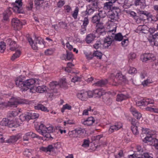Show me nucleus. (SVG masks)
<instances>
[{
	"label": "nucleus",
	"instance_id": "obj_6",
	"mask_svg": "<svg viewBox=\"0 0 158 158\" xmlns=\"http://www.w3.org/2000/svg\"><path fill=\"white\" fill-rule=\"evenodd\" d=\"M27 40L30 44L32 48L34 50H37L38 49V47L40 45H43L44 46L45 42L43 39L41 38L38 37L36 38V42L35 43L32 39L30 37L27 38Z\"/></svg>",
	"mask_w": 158,
	"mask_h": 158
},
{
	"label": "nucleus",
	"instance_id": "obj_64",
	"mask_svg": "<svg viewBox=\"0 0 158 158\" xmlns=\"http://www.w3.org/2000/svg\"><path fill=\"white\" fill-rule=\"evenodd\" d=\"M81 80V78L80 77L77 76H75L74 77H73L71 80V81L72 82H73L74 83L78 81H80Z\"/></svg>",
	"mask_w": 158,
	"mask_h": 158
},
{
	"label": "nucleus",
	"instance_id": "obj_52",
	"mask_svg": "<svg viewBox=\"0 0 158 158\" xmlns=\"http://www.w3.org/2000/svg\"><path fill=\"white\" fill-rule=\"evenodd\" d=\"M128 43V38L123 39L122 42V45L123 46L125 47L126 46Z\"/></svg>",
	"mask_w": 158,
	"mask_h": 158
},
{
	"label": "nucleus",
	"instance_id": "obj_61",
	"mask_svg": "<svg viewBox=\"0 0 158 158\" xmlns=\"http://www.w3.org/2000/svg\"><path fill=\"white\" fill-rule=\"evenodd\" d=\"M97 15H98L99 17L100 18H103L105 16V13L102 10H99V13L98 14H96Z\"/></svg>",
	"mask_w": 158,
	"mask_h": 158
},
{
	"label": "nucleus",
	"instance_id": "obj_2",
	"mask_svg": "<svg viewBox=\"0 0 158 158\" xmlns=\"http://www.w3.org/2000/svg\"><path fill=\"white\" fill-rule=\"evenodd\" d=\"M36 79L31 78L25 81L24 78L20 77H17L15 80V84L17 87L23 89L27 90V89H31L36 83Z\"/></svg>",
	"mask_w": 158,
	"mask_h": 158
},
{
	"label": "nucleus",
	"instance_id": "obj_23",
	"mask_svg": "<svg viewBox=\"0 0 158 158\" xmlns=\"http://www.w3.org/2000/svg\"><path fill=\"white\" fill-rule=\"evenodd\" d=\"M96 37L94 34H89L87 35L85 38V41L86 43L89 44L92 42Z\"/></svg>",
	"mask_w": 158,
	"mask_h": 158
},
{
	"label": "nucleus",
	"instance_id": "obj_63",
	"mask_svg": "<svg viewBox=\"0 0 158 158\" xmlns=\"http://www.w3.org/2000/svg\"><path fill=\"white\" fill-rule=\"evenodd\" d=\"M23 154L28 157L31 155V153L28 149H26L23 152Z\"/></svg>",
	"mask_w": 158,
	"mask_h": 158
},
{
	"label": "nucleus",
	"instance_id": "obj_45",
	"mask_svg": "<svg viewBox=\"0 0 158 158\" xmlns=\"http://www.w3.org/2000/svg\"><path fill=\"white\" fill-rule=\"evenodd\" d=\"M17 125L18 124L16 123V121L12 119L10 120V123L9 124V127L10 128L16 127H17Z\"/></svg>",
	"mask_w": 158,
	"mask_h": 158
},
{
	"label": "nucleus",
	"instance_id": "obj_19",
	"mask_svg": "<svg viewBox=\"0 0 158 158\" xmlns=\"http://www.w3.org/2000/svg\"><path fill=\"white\" fill-rule=\"evenodd\" d=\"M142 131L143 134H146L148 135L145 137H151L152 138V136L155 134V131L147 128H142Z\"/></svg>",
	"mask_w": 158,
	"mask_h": 158
},
{
	"label": "nucleus",
	"instance_id": "obj_14",
	"mask_svg": "<svg viewBox=\"0 0 158 158\" xmlns=\"http://www.w3.org/2000/svg\"><path fill=\"white\" fill-rule=\"evenodd\" d=\"M21 137L22 134L19 133L15 135L11 136L9 139L6 140V142L14 143L17 142L19 139H21Z\"/></svg>",
	"mask_w": 158,
	"mask_h": 158
},
{
	"label": "nucleus",
	"instance_id": "obj_48",
	"mask_svg": "<svg viewBox=\"0 0 158 158\" xmlns=\"http://www.w3.org/2000/svg\"><path fill=\"white\" fill-rule=\"evenodd\" d=\"M89 140L88 139H85L84 140L82 146L84 148H86L89 146Z\"/></svg>",
	"mask_w": 158,
	"mask_h": 158
},
{
	"label": "nucleus",
	"instance_id": "obj_3",
	"mask_svg": "<svg viewBox=\"0 0 158 158\" xmlns=\"http://www.w3.org/2000/svg\"><path fill=\"white\" fill-rule=\"evenodd\" d=\"M121 12L120 9L117 7L114 6L111 10L108 11V16L109 21L115 22L119 19L118 14Z\"/></svg>",
	"mask_w": 158,
	"mask_h": 158
},
{
	"label": "nucleus",
	"instance_id": "obj_40",
	"mask_svg": "<svg viewBox=\"0 0 158 158\" xmlns=\"http://www.w3.org/2000/svg\"><path fill=\"white\" fill-rule=\"evenodd\" d=\"M79 11V8L77 6L76 7L72 15V17L74 19H76L77 18Z\"/></svg>",
	"mask_w": 158,
	"mask_h": 158
},
{
	"label": "nucleus",
	"instance_id": "obj_28",
	"mask_svg": "<svg viewBox=\"0 0 158 158\" xmlns=\"http://www.w3.org/2000/svg\"><path fill=\"white\" fill-rule=\"evenodd\" d=\"M12 13L9 9L6 10L3 13V18L4 20L7 21L9 17L11 15Z\"/></svg>",
	"mask_w": 158,
	"mask_h": 158
},
{
	"label": "nucleus",
	"instance_id": "obj_24",
	"mask_svg": "<svg viewBox=\"0 0 158 158\" xmlns=\"http://www.w3.org/2000/svg\"><path fill=\"white\" fill-rule=\"evenodd\" d=\"M112 35L114 36V40H115L116 41H120L123 40V38H126L125 36H123L122 35V34L121 33H118L114 35Z\"/></svg>",
	"mask_w": 158,
	"mask_h": 158
},
{
	"label": "nucleus",
	"instance_id": "obj_58",
	"mask_svg": "<svg viewBox=\"0 0 158 158\" xmlns=\"http://www.w3.org/2000/svg\"><path fill=\"white\" fill-rule=\"evenodd\" d=\"M59 27L63 28H65L67 26V24L64 22H61L59 23Z\"/></svg>",
	"mask_w": 158,
	"mask_h": 158
},
{
	"label": "nucleus",
	"instance_id": "obj_29",
	"mask_svg": "<svg viewBox=\"0 0 158 158\" xmlns=\"http://www.w3.org/2000/svg\"><path fill=\"white\" fill-rule=\"evenodd\" d=\"M46 87L45 85L39 86L37 87L36 91L39 93H43L46 91Z\"/></svg>",
	"mask_w": 158,
	"mask_h": 158
},
{
	"label": "nucleus",
	"instance_id": "obj_55",
	"mask_svg": "<svg viewBox=\"0 0 158 158\" xmlns=\"http://www.w3.org/2000/svg\"><path fill=\"white\" fill-rule=\"evenodd\" d=\"M29 132L26 133L23 137V140L24 141H28L30 138Z\"/></svg>",
	"mask_w": 158,
	"mask_h": 158
},
{
	"label": "nucleus",
	"instance_id": "obj_5",
	"mask_svg": "<svg viewBox=\"0 0 158 158\" xmlns=\"http://www.w3.org/2000/svg\"><path fill=\"white\" fill-rule=\"evenodd\" d=\"M39 114L37 113H34L32 111L26 112L21 114L19 119L22 121H28L31 119H35L39 117Z\"/></svg>",
	"mask_w": 158,
	"mask_h": 158
},
{
	"label": "nucleus",
	"instance_id": "obj_44",
	"mask_svg": "<svg viewBox=\"0 0 158 158\" xmlns=\"http://www.w3.org/2000/svg\"><path fill=\"white\" fill-rule=\"evenodd\" d=\"M28 132L30 137H31L32 138H36L39 139H40L41 138V137L32 132Z\"/></svg>",
	"mask_w": 158,
	"mask_h": 158
},
{
	"label": "nucleus",
	"instance_id": "obj_53",
	"mask_svg": "<svg viewBox=\"0 0 158 158\" xmlns=\"http://www.w3.org/2000/svg\"><path fill=\"white\" fill-rule=\"evenodd\" d=\"M130 121L131 122V126H137L136 125L138 121L135 118H131V119L130 120Z\"/></svg>",
	"mask_w": 158,
	"mask_h": 158
},
{
	"label": "nucleus",
	"instance_id": "obj_9",
	"mask_svg": "<svg viewBox=\"0 0 158 158\" xmlns=\"http://www.w3.org/2000/svg\"><path fill=\"white\" fill-rule=\"evenodd\" d=\"M14 11L18 13H23V10L22 9V2L21 0H16L13 4Z\"/></svg>",
	"mask_w": 158,
	"mask_h": 158
},
{
	"label": "nucleus",
	"instance_id": "obj_31",
	"mask_svg": "<svg viewBox=\"0 0 158 158\" xmlns=\"http://www.w3.org/2000/svg\"><path fill=\"white\" fill-rule=\"evenodd\" d=\"M59 83L56 81H53L50 83L49 84V89H50L53 90H55L54 89L58 85ZM56 90H55V91L53 92H56Z\"/></svg>",
	"mask_w": 158,
	"mask_h": 158
},
{
	"label": "nucleus",
	"instance_id": "obj_17",
	"mask_svg": "<svg viewBox=\"0 0 158 158\" xmlns=\"http://www.w3.org/2000/svg\"><path fill=\"white\" fill-rule=\"evenodd\" d=\"M56 148L52 145H49L46 147H42L40 148V150L46 152H53Z\"/></svg>",
	"mask_w": 158,
	"mask_h": 158
},
{
	"label": "nucleus",
	"instance_id": "obj_46",
	"mask_svg": "<svg viewBox=\"0 0 158 158\" xmlns=\"http://www.w3.org/2000/svg\"><path fill=\"white\" fill-rule=\"evenodd\" d=\"M6 49V43L3 42L0 43V52H3Z\"/></svg>",
	"mask_w": 158,
	"mask_h": 158
},
{
	"label": "nucleus",
	"instance_id": "obj_12",
	"mask_svg": "<svg viewBox=\"0 0 158 158\" xmlns=\"http://www.w3.org/2000/svg\"><path fill=\"white\" fill-rule=\"evenodd\" d=\"M24 100L22 99H16L13 102L9 101L5 105L6 107H16L18 104H21L24 103Z\"/></svg>",
	"mask_w": 158,
	"mask_h": 158
},
{
	"label": "nucleus",
	"instance_id": "obj_27",
	"mask_svg": "<svg viewBox=\"0 0 158 158\" xmlns=\"http://www.w3.org/2000/svg\"><path fill=\"white\" fill-rule=\"evenodd\" d=\"M35 109L37 110H40L42 111L48 112L49 110L47 108L41 104H38L34 106Z\"/></svg>",
	"mask_w": 158,
	"mask_h": 158
},
{
	"label": "nucleus",
	"instance_id": "obj_20",
	"mask_svg": "<svg viewBox=\"0 0 158 158\" xmlns=\"http://www.w3.org/2000/svg\"><path fill=\"white\" fill-rule=\"evenodd\" d=\"M130 111L133 116L135 117L137 119H139L142 116L141 114L134 108L131 107L130 109Z\"/></svg>",
	"mask_w": 158,
	"mask_h": 158
},
{
	"label": "nucleus",
	"instance_id": "obj_4",
	"mask_svg": "<svg viewBox=\"0 0 158 158\" xmlns=\"http://www.w3.org/2000/svg\"><path fill=\"white\" fill-rule=\"evenodd\" d=\"M117 27L115 26L114 29L109 31L107 32L109 35L104 40V43L103 44V46L105 48H108L109 46H110L112 42L114 41V36L110 35H114V33H115Z\"/></svg>",
	"mask_w": 158,
	"mask_h": 158
},
{
	"label": "nucleus",
	"instance_id": "obj_13",
	"mask_svg": "<svg viewBox=\"0 0 158 158\" xmlns=\"http://www.w3.org/2000/svg\"><path fill=\"white\" fill-rule=\"evenodd\" d=\"M12 26L15 30H20L22 27V22L17 19L14 18L11 21Z\"/></svg>",
	"mask_w": 158,
	"mask_h": 158
},
{
	"label": "nucleus",
	"instance_id": "obj_7",
	"mask_svg": "<svg viewBox=\"0 0 158 158\" xmlns=\"http://www.w3.org/2000/svg\"><path fill=\"white\" fill-rule=\"evenodd\" d=\"M109 78L113 82L112 85L114 86L117 85L118 80L124 81L126 79L125 77L120 72L117 73L115 75L113 73H111L109 76Z\"/></svg>",
	"mask_w": 158,
	"mask_h": 158
},
{
	"label": "nucleus",
	"instance_id": "obj_25",
	"mask_svg": "<svg viewBox=\"0 0 158 158\" xmlns=\"http://www.w3.org/2000/svg\"><path fill=\"white\" fill-rule=\"evenodd\" d=\"M114 3V2H111L110 1H108V2L104 3V8L106 10H108L109 11L111 10L113 7H114L113 6V4Z\"/></svg>",
	"mask_w": 158,
	"mask_h": 158
},
{
	"label": "nucleus",
	"instance_id": "obj_30",
	"mask_svg": "<svg viewBox=\"0 0 158 158\" xmlns=\"http://www.w3.org/2000/svg\"><path fill=\"white\" fill-rule=\"evenodd\" d=\"M94 95L96 97L100 98L101 96L103 95V92H102L101 89H95L93 90Z\"/></svg>",
	"mask_w": 158,
	"mask_h": 158
},
{
	"label": "nucleus",
	"instance_id": "obj_43",
	"mask_svg": "<svg viewBox=\"0 0 158 158\" xmlns=\"http://www.w3.org/2000/svg\"><path fill=\"white\" fill-rule=\"evenodd\" d=\"M131 129L134 134L137 135L139 134V132L137 126H131Z\"/></svg>",
	"mask_w": 158,
	"mask_h": 158
},
{
	"label": "nucleus",
	"instance_id": "obj_32",
	"mask_svg": "<svg viewBox=\"0 0 158 158\" xmlns=\"http://www.w3.org/2000/svg\"><path fill=\"white\" fill-rule=\"evenodd\" d=\"M100 20L99 17L96 14L92 17L91 21L93 23L97 24L100 23Z\"/></svg>",
	"mask_w": 158,
	"mask_h": 158
},
{
	"label": "nucleus",
	"instance_id": "obj_15",
	"mask_svg": "<svg viewBox=\"0 0 158 158\" xmlns=\"http://www.w3.org/2000/svg\"><path fill=\"white\" fill-rule=\"evenodd\" d=\"M123 125L121 123H115L114 125H112L110 127L109 130V133H111L114 131H117L122 127Z\"/></svg>",
	"mask_w": 158,
	"mask_h": 158
},
{
	"label": "nucleus",
	"instance_id": "obj_1",
	"mask_svg": "<svg viewBox=\"0 0 158 158\" xmlns=\"http://www.w3.org/2000/svg\"><path fill=\"white\" fill-rule=\"evenodd\" d=\"M35 129L39 133L47 138L52 139L56 137L53 133L55 128L51 125L45 126L41 123L35 127Z\"/></svg>",
	"mask_w": 158,
	"mask_h": 158
},
{
	"label": "nucleus",
	"instance_id": "obj_8",
	"mask_svg": "<svg viewBox=\"0 0 158 158\" xmlns=\"http://www.w3.org/2000/svg\"><path fill=\"white\" fill-rule=\"evenodd\" d=\"M143 141L145 143L153 145L158 151V140L156 138H152L151 137H146L143 139Z\"/></svg>",
	"mask_w": 158,
	"mask_h": 158
},
{
	"label": "nucleus",
	"instance_id": "obj_47",
	"mask_svg": "<svg viewBox=\"0 0 158 158\" xmlns=\"http://www.w3.org/2000/svg\"><path fill=\"white\" fill-rule=\"evenodd\" d=\"M128 73L130 74H135L137 73V70L135 68L130 67L128 71Z\"/></svg>",
	"mask_w": 158,
	"mask_h": 158
},
{
	"label": "nucleus",
	"instance_id": "obj_22",
	"mask_svg": "<svg viewBox=\"0 0 158 158\" xmlns=\"http://www.w3.org/2000/svg\"><path fill=\"white\" fill-rule=\"evenodd\" d=\"M76 130L77 137L83 138L86 132L85 130L81 128H77Z\"/></svg>",
	"mask_w": 158,
	"mask_h": 158
},
{
	"label": "nucleus",
	"instance_id": "obj_35",
	"mask_svg": "<svg viewBox=\"0 0 158 158\" xmlns=\"http://www.w3.org/2000/svg\"><path fill=\"white\" fill-rule=\"evenodd\" d=\"M10 120V119L4 118L1 122V124L3 126H8L9 127Z\"/></svg>",
	"mask_w": 158,
	"mask_h": 158
},
{
	"label": "nucleus",
	"instance_id": "obj_34",
	"mask_svg": "<svg viewBox=\"0 0 158 158\" xmlns=\"http://www.w3.org/2000/svg\"><path fill=\"white\" fill-rule=\"evenodd\" d=\"M77 134L76 129L72 131H70L68 133V135L69 136L70 138H77Z\"/></svg>",
	"mask_w": 158,
	"mask_h": 158
},
{
	"label": "nucleus",
	"instance_id": "obj_33",
	"mask_svg": "<svg viewBox=\"0 0 158 158\" xmlns=\"http://www.w3.org/2000/svg\"><path fill=\"white\" fill-rule=\"evenodd\" d=\"M92 7H87L86 10L83 12L84 13V15H90L91 14L93 13L94 12V10L93 9Z\"/></svg>",
	"mask_w": 158,
	"mask_h": 158
},
{
	"label": "nucleus",
	"instance_id": "obj_39",
	"mask_svg": "<svg viewBox=\"0 0 158 158\" xmlns=\"http://www.w3.org/2000/svg\"><path fill=\"white\" fill-rule=\"evenodd\" d=\"M102 98L104 102H105L107 104L110 105L112 103V100L109 98H106V95H103Z\"/></svg>",
	"mask_w": 158,
	"mask_h": 158
},
{
	"label": "nucleus",
	"instance_id": "obj_59",
	"mask_svg": "<svg viewBox=\"0 0 158 158\" xmlns=\"http://www.w3.org/2000/svg\"><path fill=\"white\" fill-rule=\"evenodd\" d=\"M44 0H35L34 3L35 5L37 6H40L41 4H43Z\"/></svg>",
	"mask_w": 158,
	"mask_h": 158
},
{
	"label": "nucleus",
	"instance_id": "obj_62",
	"mask_svg": "<svg viewBox=\"0 0 158 158\" xmlns=\"http://www.w3.org/2000/svg\"><path fill=\"white\" fill-rule=\"evenodd\" d=\"M96 25L97 29H100L103 31L104 26L103 24L102 23H97Z\"/></svg>",
	"mask_w": 158,
	"mask_h": 158
},
{
	"label": "nucleus",
	"instance_id": "obj_37",
	"mask_svg": "<svg viewBox=\"0 0 158 158\" xmlns=\"http://www.w3.org/2000/svg\"><path fill=\"white\" fill-rule=\"evenodd\" d=\"M21 54V52L19 50H17L15 53L14 54L11 58L12 60H14L15 59L19 57Z\"/></svg>",
	"mask_w": 158,
	"mask_h": 158
},
{
	"label": "nucleus",
	"instance_id": "obj_50",
	"mask_svg": "<svg viewBox=\"0 0 158 158\" xmlns=\"http://www.w3.org/2000/svg\"><path fill=\"white\" fill-rule=\"evenodd\" d=\"M102 44L100 41H97L93 45L94 48L96 49H98L100 47Z\"/></svg>",
	"mask_w": 158,
	"mask_h": 158
},
{
	"label": "nucleus",
	"instance_id": "obj_57",
	"mask_svg": "<svg viewBox=\"0 0 158 158\" xmlns=\"http://www.w3.org/2000/svg\"><path fill=\"white\" fill-rule=\"evenodd\" d=\"M53 52V50L52 49H47L44 52L45 54L47 55H51Z\"/></svg>",
	"mask_w": 158,
	"mask_h": 158
},
{
	"label": "nucleus",
	"instance_id": "obj_21",
	"mask_svg": "<svg viewBox=\"0 0 158 158\" xmlns=\"http://www.w3.org/2000/svg\"><path fill=\"white\" fill-rule=\"evenodd\" d=\"M95 120L92 117L88 118L82 121V123L85 125L90 126L94 122Z\"/></svg>",
	"mask_w": 158,
	"mask_h": 158
},
{
	"label": "nucleus",
	"instance_id": "obj_38",
	"mask_svg": "<svg viewBox=\"0 0 158 158\" xmlns=\"http://www.w3.org/2000/svg\"><path fill=\"white\" fill-rule=\"evenodd\" d=\"M18 112L15 111H10L8 113V117L12 118L14 117L17 115Z\"/></svg>",
	"mask_w": 158,
	"mask_h": 158
},
{
	"label": "nucleus",
	"instance_id": "obj_11",
	"mask_svg": "<svg viewBox=\"0 0 158 158\" xmlns=\"http://www.w3.org/2000/svg\"><path fill=\"white\" fill-rule=\"evenodd\" d=\"M141 59L143 62H146L148 60L153 61L156 60L154 55L151 53H145L141 56Z\"/></svg>",
	"mask_w": 158,
	"mask_h": 158
},
{
	"label": "nucleus",
	"instance_id": "obj_51",
	"mask_svg": "<svg viewBox=\"0 0 158 158\" xmlns=\"http://www.w3.org/2000/svg\"><path fill=\"white\" fill-rule=\"evenodd\" d=\"M94 55L95 56L98 57L99 59H101L102 58V53L98 51H96L94 53Z\"/></svg>",
	"mask_w": 158,
	"mask_h": 158
},
{
	"label": "nucleus",
	"instance_id": "obj_49",
	"mask_svg": "<svg viewBox=\"0 0 158 158\" xmlns=\"http://www.w3.org/2000/svg\"><path fill=\"white\" fill-rule=\"evenodd\" d=\"M152 83V80L148 79L142 82V85L144 86H147L148 84Z\"/></svg>",
	"mask_w": 158,
	"mask_h": 158
},
{
	"label": "nucleus",
	"instance_id": "obj_41",
	"mask_svg": "<svg viewBox=\"0 0 158 158\" xmlns=\"http://www.w3.org/2000/svg\"><path fill=\"white\" fill-rule=\"evenodd\" d=\"M81 21L83 22L82 26L86 27L89 23V21L88 17H84L83 20H82Z\"/></svg>",
	"mask_w": 158,
	"mask_h": 158
},
{
	"label": "nucleus",
	"instance_id": "obj_54",
	"mask_svg": "<svg viewBox=\"0 0 158 158\" xmlns=\"http://www.w3.org/2000/svg\"><path fill=\"white\" fill-rule=\"evenodd\" d=\"M135 5L136 6L141 5L144 2V0H134Z\"/></svg>",
	"mask_w": 158,
	"mask_h": 158
},
{
	"label": "nucleus",
	"instance_id": "obj_42",
	"mask_svg": "<svg viewBox=\"0 0 158 158\" xmlns=\"http://www.w3.org/2000/svg\"><path fill=\"white\" fill-rule=\"evenodd\" d=\"M106 83V81L102 80L95 83L94 85L97 86L102 87Z\"/></svg>",
	"mask_w": 158,
	"mask_h": 158
},
{
	"label": "nucleus",
	"instance_id": "obj_16",
	"mask_svg": "<svg viewBox=\"0 0 158 158\" xmlns=\"http://www.w3.org/2000/svg\"><path fill=\"white\" fill-rule=\"evenodd\" d=\"M87 94L86 91L82 90L78 92L77 95L79 99L82 101H85L88 99Z\"/></svg>",
	"mask_w": 158,
	"mask_h": 158
},
{
	"label": "nucleus",
	"instance_id": "obj_36",
	"mask_svg": "<svg viewBox=\"0 0 158 158\" xmlns=\"http://www.w3.org/2000/svg\"><path fill=\"white\" fill-rule=\"evenodd\" d=\"M59 85L61 88H66L67 87V83L65 81V79H61L60 82L59 83Z\"/></svg>",
	"mask_w": 158,
	"mask_h": 158
},
{
	"label": "nucleus",
	"instance_id": "obj_60",
	"mask_svg": "<svg viewBox=\"0 0 158 158\" xmlns=\"http://www.w3.org/2000/svg\"><path fill=\"white\" fill-rule=\"evenodd\" d=\"M33 2L30 1H29L27 5V6L28 10H31L33 8Z\"/></svg>",
	"mask_w": 158,
	"mask_h": 158
},
{
	"label": "nucleus",
	"instance_id": "obj_56",
	"mask_svg": "<svg viewBox=\"0 0 158 158\" xmlns=\"http://www.w3.org/2000/svg\"><path fill=\"white\" fill-rule=\"evenodd\" d=\"M136 56V54L134 52H131L128 56V58L129 60L135 59Z\"/></svg>",
	"mask_w": 158,
	"mask_h": 158
},
{
	"label": "nucleus",
	"instance_id": "obj_18",
	"mask_svg": "<svg viewBox=\"0 0 158 158\" xmlns=\"http://www.w3.org/2000/svg\"><path fill=\"white\" fill-rule=\"evenodd\" d=\"M66 54H64L62 55L61 59L62 60H72L73 58V53L67 50L66 51Z\"/></svg>",
	"mask_w": 158,
	"mask_h": 158
},
{
	"label": "nucleus",
	"instance_id": "obj_10",
	"mask_svg": "<svg viewBox=\"0 0 158 158\" xmlns=\"http://www.w3.org/2000/svg\"><path fill=\"white\" fill-rule=\"evenodd\" d=\"M154 100L150 98H145L136 102V105L138 106H146L149 104H153Z\"/></svg>",
	"mask_w": 158,
	"mask_h": 158
},
{
	"label": "nucleus",
	"instance_id": "obj_26",
	"mask_svg": "<svg viewBox=\"0 0 158 158\" xmlns=\"http://www.w3.org/2000/svg\"><path fill=\"white\" fill-rule=\"evenodd\" d=\"M129 98V95L128 94H118L117 96L116 100L118 102H121Z\"/></svg>",
	"mask_w": 158,
	"mask_h": 158
}]
</instances>
